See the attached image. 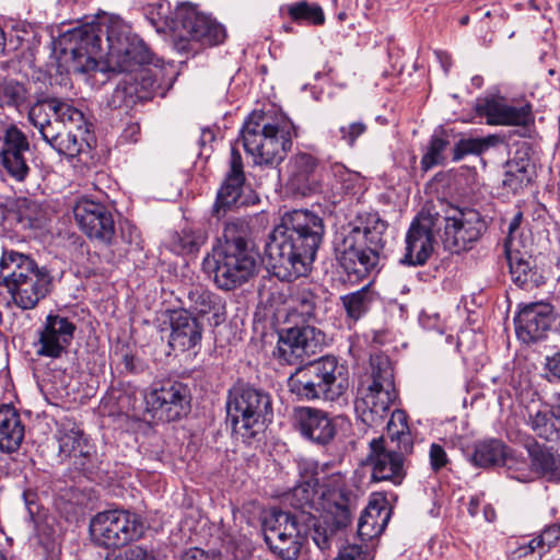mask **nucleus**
I'll list each match as a JSON object with an SVG mask.
<instances>
[{"mask_svg":"<svg viewBox=\"0 0 560 560\" xmlns=\"http://www.w3.org/2000/svg\"><path fill=\"white\" fill-rule=\"evenodd\" d=\"M58 44L59 67L67 73L94 71L103 60L109 71L132 73L143 102L152 100L160 88L156 74L141 68L152 62V52L127 25L119 22L83 25L62 34Z\"/></svg>","mask_w":560,"mask_h":560,"instance_id":"1","label":"nucleus"},{"mask_svg":"<svg viewBox=\"0 0 560 560\" xmlns=\"http://www.w3.org/2000/svg\"><path fill=\"white\" fill-rule=\"evenodd\" d=\"M325 233L323 219L308 210L287 212L269 235L265 259L273 276L292 281L306 276Z\"/></svg>","mask_w":560,"mask_h":560,"instance_id":"2","label":"nucleus"},{"mask_svg":"<svg viewBox=\"0 0 560 560\" xmlns=\"http://www.w3.org/2000/svg\"><path fill=\"white\" fill-rule=\"evenodd\" d=\"M258 260L249 221L236 218L224 224L221 236L202 260V270L218 289L232 291L255 276Z\"/></svg>","mask_w":560,"mask_h":560,"instance_id":"3","label":"nucleus"},{"mask_svg":"<svg viewBox=\"0 0 560 560\" xmlns=\"http://www.w3.org/2000/svg\"><path fill=\"white\" fill-rule=\"evenodd\" d=\"M317 287L300 284L290 296L285 322L288 327L280 334L277 355L287 364L303 362L320 350L325 336L314 327L322 298Z\"/></svg>","mask_w":560,"mask_h":560,"instance_id":"4","label":"nucleus"},{"mask_svg":"<svg viewBox=\"0 0 560 560\" xmlns=\"http://www.w3.org/2000/svg\"><path fill=\"white\" fill-rule=\"evenodd\" d=\"M294 137V124L272 112H252L241 129L243 147L257 165H279L291 150Z\"/></svg>","mask_w":560,"mask_h":560,"instance_id":"5","label":"nucleus"},{"mask_svg":"<svg viewBox=\"0 0 560 560\" xmlns=\"http://www.w3.org/2000/svg\"><path fill=\"white\" fill-rule=\"evenodd\" d=\"M299 466L301 471L308 476L310 482L314 486L323 483L326 487V491L322 494L325 513L319 518L308 517L307 520L312 522L310 535L315 545L319 549L328 548L329 540L347 525L350 518V499L345 476L332 472L326 478L324 474L328 465H319L312 459H305Z\"/></svg>","mask_w":560,"mask_h":560,"instance_id":"6","label":"nucleus"},{"mask_svg":"<svg viewBox=\"0 0 560 560\" xmlns=\"http://www.w3.org/2000/svg\"><path fill=\"white\" fill-rule=\"evenodd\" d=\"M387 438H374L370 441L372 459V479L400 485L406 476V457L413 451V440L401 410L392 413L387 422Z\"/></svg>","mask_w":560,"mask_h":560,"instance_id":"7","label":"nucleus"},{"mask_svg":"<svg viewBox=\"0 0 560 560\" xmlns=\"http://www.w3.org/2000/svg\"><path fill=\"white\" fill-rule=\"evenodd\" d=\"M0 276L21 310H33L52 287V277L46 267H38L30 256L13 249H2Z\"/></svg>","mask_w":560,"mask_h":560,"instance_id":"8","label":"nucleus"},{"mask_svg":"<svg viewBox=\"0 0 560 560\" xmlns=\"http://www.w3.org/2000/svg\"><path fill=\"white\" fill-rule=\"evenodd\" d=\"M291 392L301 399H324L339 405L348 404V366L339 364L334 355H325L296 370Z\"/></svg>","mask_w":560,"mask_h":560,"instance_id":"9","label":"nucleus"},{"mask_svg":"<svg viewBox=\"0 0 560 560\" xmlns=\"http://www.w3.org/2000/svg\"><path fill=\"white\" fill-rule=\"evenodd\" d=\"M372 383L368 393L355 401V425L361 436L370 429L378 427L395 399L394 374L389 358L384 353H374L370 358Z\"/></svg>","mask_w":560,"mask_h":560,"instance_id":"10","label":"nucleus"},{"mask_svg":"<svg viewBox=\"0 0 560 560\" xmlns=\"http://www.w3.org/2000/svg\"><path fill=\"white\" fill-rule=\"evenodd\" d=\"M228 418L235 432L254 438L273 418L272 399L268 392L246 383L235 384L228 394Z\"/></svg>","mask_w":560,"mask_h":560,"instance_id":"11","label":"nucleus"},{"mask_svg":"<svg viewBox=\"0 0 560 560\" xmlns=\"http://www.w3.org/2000/svg\"><path fill=\"white\" fill-rule=\"evenodd\" d=\"M89 529L96 546L116 549L139 538L143 525L137 514L115 509L96 513L90 521Z\"/></svg>","mask_w":560,"mask_h":560,"instance_id":"12","label":"nucleus"},{"mask_svg":"<svg viewBox=\"0 0 560 560\" xmlns=\"http://www.w3.org/2000/svg\"><path fill=\"white\" fill-rule=\"evenodd\" d=\"M386 228V222L377 213H359L352 222L354 243L359 242V236L365 243V248H354L352 245L357 258L352 260V275H355L358 280L380 272V252L384 247L383 234Z\"/></svg>","mask_w":560,"mask_h":560,"instance_id":"13","label":"nucleus"},{"mask_svg":"<svg viewBox=\"0 0 560 560\" xmlns=\"http://www.w3.org/2000/svg\"><path fill=\"white\" fill-rule=\"evenodd\" d=\"M190 400L188 385L174 380L155 382L144 394L147 411L165 422L185 417L190 411Z\"/></svg>","mask_w":560,"mask_h":560,"instance_id":"14","label":"nucleus"},{"mask_svg":"<svg viewBox=\"0 0 560 560\" xmlns=\"http://www.w3.org/2000/svg\"><path fill=\"white\" fill-rule=\"evenodd\" d=\"M444 220L443 244L452 253L471 249L487 231L485 219L472 208L450 206L445 210Z\"/></svg>","mask_w":560,"mask_h":560,"instance_id":"15","label":"nucleus"},{"mask_svg":"<svg viewBox=\"0 0 560 560\" xmlns=\"http://www.w3.org/2000/svg\"><path fill=\"white\" fill-rule=\"evenodd\" d=\"M173 24L180 39L195 40L202 46L220 45L226 37L225 27L221 23L191 3L176 8Z\"/></svg>","mask_w":560,"mask_h":560,"instance_id":"16","label":"nucleus"},{"mask_svg":"<svg viewBox=\"0 0 560 560\" xmlns=\"http://www.w3.org/2000/svg\"><path fill=\"white\" fill-rule=\"evenodd\" d=\"M59 454L73 458V466L88 478H92L100 468L95 446L85 435L79 424L71 420H63L57 430Z\"/></svg>","mask_w":560,"mask_h":560,"instance_id":"17","label":"nucleus"},{"mask_svg":"<svg viewBox=\"0 0 560 560\" xmlns=\"http://www.w3.org/2000/svg\"><path fill=\"white\" fill-rule=\"evenodd\" d=\"M73 215L80 230L92 241L109 246L116 235L112 211L102 202L81 198L73 207Z\"/></svg>","mask_w":560,"mask_h":560,"instance_id":"18","label":"nucleus"},{"mask_svg":"<svg viewBox=\"0 0 560 560\" xmlns=\"http://www.w3.org/2000/svg\"><path fill=\"white\" fill-rule=\"evenodd\" d=\"M269 549L282 560H296L301 552V529L296 516L279 511L273 514V525L265 534Z\"/></svg>","mask_w":560,"mask_h":560,"instance_id":"19","label":"nucleus"},{"mask_svg":"<svg viewBox=\"0 0 560 560\" xmlns=\"http://www.w3.org/2000/svg\"><path fill=\"white\" fill-rule=\"evenodd\" d=\"M434 220L431 214H418L406 233L405 254L399 262L405 266H423L434 252Z\"/></svg>","mask_w":560,"mask_h":560,"instance_id":"20","label":"nucleus"},{"mask_svg":"<svg viewBox=\"0 0 560 560\" xmlns=\"http://www.w3.org/2000/svg\"><path fill=\"white\" fill-rule=\"evenodd\" d=\"M75 329V324L68 317L48 314L37 331L36 354L51 359L60 358L71 345Z\"/></svg>","mask_w":560,"mask_h":560,"instance_id":"21","label":"nucleus"},{"mask_svg":"<svg viewBox=\"0 0 560 560\" xmlns=\"http://www.w3.org/2000/svg\"><path fill=\"white\" fill-rule=\"evenodd\" d=\"M245 173L243 160L240 151L232 147L229 161V171L226 172L221 186L215 196L211 213L217 219L224 218L228 212L232 211L243 203L241 197L245 187Z\"/></svg>","mask_w":560,"mask_h":560,"instance_id":"22","label":"nucleus"},{"mask_svg":"<svg viewBox=\"0 0 560 560\" xmlns=\"http://www.w3.org/2000/svg\"><path fill=\"white\" fill-rule=\"evenodd\" d=\"M0 163L16 182H23L31 168L26 155L31 153L26 135L15 125L8 126L0 138Z\"/></svg>","mask_w":560,"mask_h":560,"instance_id":"23","label":"nucleus"},{"mask_svg":"<svg viewBox=\"0 0 560 560\" xmlns=\"http://www.w3.org/2000/svg\"><path fill=\"white\" fill-rule=\"evenodd\" d=\"M514 322L516 336L522 342H537L545 339L552 328L553 306L544 302L526 304L517 313Z\"/></svg>","mask_w":560,"mask_h":560,"instance_id":"24","label":"nucleus"},{"mask_svg":"<svg viewBox=\"0 0 560 560\" xmlns=\"http://www.w3.org/2000/svg\"><path fill=\"white\" fill-rule=\"evenodd\" d=\"M384 508L374 499L369 502L358 521L357 538L360 544L352 542V560H372L374 557L373 539L384 529L387 515Z\"/></svg>","mask_w":560,"mask_h":560,"instance_id":"25","label":"nucleus"},{"mask_svg":"<svg viewBox=\"0 0 560 560\" xmlns=\"http://www.w3.org/2000/svg\"><path fill=\"white\" fill-rule=\"evenodd\" d=\"M54 117L66 124H74L80 130H88L84 114L72 104L60 98L46 97L38 100L28 109V120L37 129L43 128Z\"/></svg>","mask_w":560,"mask_h":560,"instance_id":"26","label":"nucleus"},{"mask_svg":"<svg viewBox=\"0 0 560 560\" xmlns=\"http://www.w3.org/2000/svg\"><path fill=\"white\" fill-rule=\"evenodd\" d=\"M168 346L175 351H189L201 346L203 325L188 310L173 311L170 316Z\"/></svg>","mask_w":560,"mask_h":560,"instance_id":"27","label":"nucleus"},{"mask_svg":"<svg viewBox=\"0 0 560 560\" xmlns=\"http://www.w3.org/2000/svg\"><path fill=\"white\" fill-rule=\"evenodd\" d=\"M189 310L201 318H207L210 326H219L226 318L225 302L217 293L203 288L192 287L187 294Z\"/></svg>","mask_w":560,"mask_h":560,"instance_id":"28","label":"nucleus"},{"mask_svg":"<svg viewBox=\"0 0 560 560\" xmlns=\"http://www.w3.org/2000/svg\"><path fill=\"white\" fill-rule=\"evenodd\" d=\"M296 418L301 434L316 444L326 445L335 436V425L320 410L310 407L301 408Z\"/></svg>","mask_w":560,"mask_h":560,"instance_id":"29","label":"nucleus"},{"mask_svg":"<svg viewBox=\"0 0 560 560\" xmlns=\"http://www.w3.org/2000/svg\"><path fill=\"white\" fill-rule=\"evenodd\" d=\"M504 253L513 283L522 289L532 290L542 282V277L537 271L530 256L512 247L511 241L504 244Z\"/></svg>","mask_w":560,"mask_h":560,"instance_id":"30","label":"nucleus"},{"mask_svg":"<svg viewBox=\"0 0 560 560\" xmlns=\"http://www.w3.org/2000/svg\"><path fill=\"white\" fill-rule=\"evenodd\" d=\"M317 159L310 153L300 152L288 164L289 184L298 192L306 196L317 188L315 171Z\"/></svg>","mask_w":560,"mask_h":560,"instance_id":"31","label":"nucleus"},{"mask_svg":"<svg viewBox=\"0 0 560 560\" xmlns=\"http://www.w3.org/2000/svg\"><path fill=\"white\" fill-rule=\"evenodd\" d=\"M24 439V425L18 411L9 405L0 406V451L15 452Z\"/></svg>","mask_w":560,"mask_h":560,"instance_id":"32","label":"nucleus"},{"mask_svg":"<svg viewBox=\"0 0 560 560\" xmlns=\"http://www.w3.org/2000/svg\"><path fill=\"white\" fill-rule=\"evenodd\" d=\"M91 128L92 125L88 121L86 131L83 129L80 130L77 126H72L69 130H65L60 133L52 149L60 155L67 158H75L89 153L91 150V140H93Z\"/></svg>","mask_w":560,"mask_h":560,"instance_id":"33","label":"nucleus"},{"mask_svg":"<svg viewBox=\"0 0 560 560\" xmlns=\"http://www.w3.org/2000/svg\"><path fill=\"white\" fill-rule=\"evenodd\" d=\"M534 433L547 442H560V404L544 407L529 417Z\"/></svg>","mask_w":560,"mask_h":560,"instance_id":"34","label":"nucleus"},{"mask_svg":"<svg viewBox=\"0 0 560 560\" xmlns=\"http://www.w3.org/2000/svg\"><path fill=\"white\" fill-rule=\"evenodd\" d=\"M511 456L500 440H487L476 444L471 462L478 467L503 465L511 467Z\"/></svg>","mask_w":560,"mask_h":560,"instance_id":"35","label":"nucleus"},{"mask_svg":"<svg viewBox=\"0 0 560 560\" xmlns=\"http://www.w3.org/2000/svg\"><path fill=\"white\" fill-rule=\"evenodd\" d=\"M452 129L439 127L432 133L427 152L420 161L421 170L427 172L436 165L445 164L444 151L451 144Z\"/></svg>","mask_w":560,"mask_h":560,"instance_id":"36","label":"nucleus"},{"mask_svg":"<svg viewBox=\"0 0 560 560\" xmlns=\"http://www.w3.org/2000/svg\"><path fill=\"white\" fill-rule=\"evenodd\" d=\"M10 214L18 231L33 230L40 226L42 209L39 205L27 198L16 199Z\"/></svg>","mask_w":560,"mask_h":560,"instance_id":"37","label":"nucleus"},{"mask_svg":"<svg viewBox=\"0 0 560 560\" xmlns=\"http://www.w3.org/2000/svg\"><path fill=\"white\" fill-rule=\"evenodd\" d=\"M206 234L200 230L183 228L174 232L168 241V248L176 255H188L197 253L206 242Z\"/></svg>","mask_w":560,"mask_h":560,"instance_id":"38","label":"nucleus"},{"mask_svg":"<svg viewBox=\"0 0 560 560\" xmlns=\"http://www.w3.org/2000/svg\"><path fill=\"white\" fill-rule=\"evenodd\" d=\"M140 97L138 83L135 81L131 72H126V75L120 80L112 93L109 106L113 108H131L138 103H142Z\"/></svg>","mask_w":560,"mask_h":560,"instance_id":"39","label":"nucleus"},{"mask_svg":"<svg viewBox=\"0 0 560 560\" xmlns=\"http://www.w3.org/2000/svg\"><path fill=\"white\" fill-rule=\"evenodd\" d=\"M281 10H285L292 22L306 25H323L325 14L322 7L317 3H311L301 0L287 4Z\"/></svg>","mask_w":560,"mask_h":560,"instance_id":"40","label":"nucleus"},{"mask_svg":"<svg viewBox=\"0 0 560 560\" xmlns=\"http://www.w3.org/2000/svg\"><path fill=\"white\" fill-rule=\"evenodd\" d=\"M498 142L499 137L494 135L486 138H463L455 143L452 150V161L459 162L469 154L480 155Z\"/></svg>","mask_w":560,"mask_h":560,"instance_id":"41","label":"nucleus"},{"mask_svg":"<svg viewBox=\"0 0 560 560\" xmlns=\"http://www.w3.org/2000/svg\"><path fill=\"white\" fill-rule=\"evenodd\" d=\"M505 98L501 96H486L478 98L475 109L481 117H486L488 125L501 126L499 119L503 118Z\"/></svg>","mask_w":560,"mask_h":560,"instance_id":"42","label":"nucleus"},{"mask_svg":"<svg viewBox=\"0 0 560 560\" xmlns=\"http://www.w3.org/2000/svg\"><path fill=\"white\" fill-rule=\"evenodd\" d=\"M26 89L18 81L0 79V106H13L19 108L26 101Z\"/></svg>","mask_w":560,"mask_h":560,"instance_id":"43","label":"nucleus"},{"mask_svg":"<svg viewBox=\"0 0 560 560\" xmlns=\"http://www.w3.org/2000/svg\"><path fill=\"white\" fill-rule=\"evenodd\" d=\"M528 454L530 456L534 470L551 479L557 464V457L548 448L538 444L528 448Z\"/></svg>","mask_w":560,"mask_h":560,"instance_id":"44","label":"nucleus"},{"mask_svg":"<svg viewBox=\"0 0 560 560\" xmlns=\"http://www.w3.org/2000/svg\"><path fill=\"white\" fill-rule=\"evenodd\" d=\"M145 18L156 31H163L167 26L174 28L173 20L170 21L171 5L167 1H158L148 4L144 11Z\"/></svg>","mask_w":560,"mask_h":560,"instance_id":"45","label":"nucleus"},{"mask_svg":"<svg viewBox=\"0 0 560 560\" xmlns=\"http://www.w3.org/2000/svg\"><path fill=\"white\" fill-rule=\"evenodd\" d=\"M349 232L342 226L335 234L334 250L338 266L343 270L347 279L350 278V244Z\"/></svg>","mask_w":560,"mask_h":560,"instance_id":"46","label":"nucleus"},{"mask_svg":"<svg viewBox=\"0 0 560 560\" xmlns=\"http://www.w3.org/2000/svg\"><path fill=\"white\" fill-rule=\"evenodd\" d=\"M533 121L532 106H513L505 103L503 118L499 119L501 126H527Z\"/></svg>","mask_w":560,"mask_h":560,"instance_id":"47","label":"nucleus"},{"mask_svg":"<svg viewBox=\"0 0 560 560\" xmlns=\"http://www.w3.org/2000/svg\"><path fill=\"white\" fill-rule=\"evenodd\" d=\"M314 499L315 491L310 481L294 487L289 495L291 506L307 514H310L307 509L313 506Z\"/></svg>","mask_w":560,"mask_h":560,"instance_id":"48","label":"nucleus"},{"mask_svg":"<svg viewBox=\"0 0 560 560\" xmlns=\"http://www.w3.org/2000/svg\"><path fill=\"white\" fill-rule=\"evenodd\" d=\"M373 280H370L364 287L352 293V320L363 316L375 301V293L371 290Z\"/></svg>","mask_w":560,"mask_h":560,"instance_id":"49","label":"nucleus"},{"mask_svg":"<svg viewBox=\"0 0 560 560\" xmlns=\"http://www.w3.org/2000/svg\"><path fill=\"white\" fill-rule=\"evenodd\" d=\"M503 185L512 190H518L529 182L526 166L523 163H508Z\"/></svg>","mask_w":560,"mask_h":560,"instance_id":"50","label":"nucleus"},{"mask_svg":"<svg viewBox=\"0 0 560 560\" xmlns=\"http://www.w3.org/2000/svg\"><path fill=\"white\" fill-rule=\"evenodd\" d=\"M120 237L128 245V247L124 248V255L129 253L130 250H141L142 249V236L139 229L129 221H125L120 224Z\"/></svg>","mask_w":560,"mask_h":560,"instance_id":"51","label":"nucleus"},{"mask_svg":"<svg viewBox=\"0 0 560 560\" xmlns=\"http://www.w3.org/2000/svg\"><path fill=\"white\" fill-rule=\"evenodd\" d=\"M74 124H66L61 119H56L54 117L52 120L45 124L43 128H38V131L44 141H46L51 148L59 139L61 132H63L67 128H72Z\"/></svg>","mask_w":560,"mask_h":560,"instance_id":"52","label":"nucleus"},{"mask_svg":"<svg viewBox=\"0 0 560 560\" xmlns=\"http://www.w3.org/2000/svg\"><path fill=\"white\" fill-rule=\"evenodd\" d=\"M106 560H156V557L153 550L142 546H131Z\"/></svg>","mask_w":560,"mask_h":560,"instance_id":"53","label":"nucleus"},{"mask_svg":"<svg viewBox=\"0 0 560 560\" xmlns=\"http://www.w3.org/2000/svg\"><path fill=\"white\" fill-rule=\"evenodd\" d=\"M429 457H430L431 468L434 471H439L440 469L445 467L446 464L448 463V458H447V454H446L445 450L441 445L435 444V443H433L430 446Z\"/></svg>","mask_w":560,"mask_h":560,"instance_id":"54","label":"nucleus"},{"mask_svg":"<svg viewBox=\"0 0 560 560\" xmlns=\"http://www.w3.org/2000/svg\"><path fill=\"white\" fill-rule=\"evenodd\" d=\"M22 497L30 517L34 520L35 515L39 512L37 492L33 489H26Z\"/></svg>","mask_w":560,"mask_h":560,"instance_id":"55","label":"nucleus"},{"mask_svg":"<svg viewBox=\"0 0 560 560\" xmlns=\"http://www.w3.org/2000/svg\"><path fill=\"white\" fill-rule=\"evenodd\" d=\"M539 537L549 550L560 539V524H552L544 529Z\"/></svg>","mask_w":560,"mask_h":560,"instance_id":"56","label":"nucleus"},{"mask_svg":"<svg viewBox=\"0 0 560 560\" xmlns=\"http://www.w3.org/2000/svg\"><path fill=\"white\" fill-rule=\"evenodd\" d=\"M140 139V125L138 122H129L124 128L119 140L122 143H136Z\"/></svg>","mask_w":560,"mask_h":560,"instance_id":"57","label":"nucleus"},{"mask_svg":"<svg viewBox=\"0 0 560 560\" xmlns=\"http://www.w3.org/2000/svg\"><path fill=\"white\" fill-rule=\"evenodd\" d=\"M330 168H331L332 176L338 182L341 183L342 189H345V191H347L350 187V185L348 184L349 174H350L348 167L342 163L336 162V163L331 164Z\"/></svg>","mask_w":560,"mask_h":560,"instance_id":"58","label":"nucleus"},{"mask_svg":"<svg viewBox=\"0 0 560 560\" xmlns=\"http://www.w3.org/2000/svg\"><path fill=\"white\" fill-rule=\"evenodd\" d=\"M349 523H350V521H349L347 524H349ZM347 526H348V525H346L342 529H340V530L337 533V535H336L334 538H331V539L329 540V545H331V542H332V541H336V544H337V545H338V547H339V553H338V556L335 558V560H350V551H349V548H348V547H346V546H343V544L341 542L342 537H343V535H345V534H346V532H347ZM329 548H330V546H328V548H325L324 550L329 549Z\"/></svg>","mask_w":560,"mask_h":560,"instance_id":"59","label":"nucleus"},{"mask_svg":"<svg viewBox=\"0 0 560 560\" xmlns=\"http://www.w3.org/2000/svg\"><path fill=\"white\" fill-rule=\"evenodd\" d=\"M545 366L552 377L560 381V350L553 355L546 358Z\"/></svg>","mask_w":560,"mask_h":560,"instance_id":"60","label":"nucleus"},{"mask_svg":"<svg viewBox=\"0 0 560 560\" xmlns=\"http://www.w3.org/2000/svg\"><path fill=\"white\" fill-rule=\"evenodd\" d=\"M526 545L529 548L528 550L535 556L534 560H540L542 553L547 550L545 542L539 536L533 538Z\"/></svg>","mask_w":560,"mask_h":560,"instance_id":"61","label":"nucleus"},{"mask_svg":"<svg viewBox=\"0 0 560 560\" xmlns=\"http://www.w3.org/2000/svg\"><path fill=\"white\" fill-rule=\"evenodd\" d=\"M522 220H523V213L521 211H517L513 218L511 219L510 223H509V235L505 240V243H509L511 241V246L512 247H515L514 246V238H513V234L518 230L521 223H522Z\"/></svg>","mask_w":560,"mask_h":560,"instance_id":"62","label":"nucleus"},{"mask_svg":"<svg viewBox=\"0 0 560 560\" xmlns=\"http://www.w3.org/2000/svg\"><path fill=\"white\" fill-rule=\"evenodd\" d=\"M180 560H215L213 557H211L209 553L205 552L202 549L199 548H191L187 550L183 556Z\"/></svg>","mask_w":560,"mask_h":560,"instance_id":"63","label":"nucleus"},{"mask_svg":"<svg viewBox=\"0 0 560 560\" xmlns=\"http://www.w3.org/2000/svg\"><path fill=\"white\" fill-rule=\"evenodd\" d=\"M528 549L529 548L526 544L518 546L515 550L512 551V555H511L512 560H523L528 557H530L532 560H534L535 556Z\"/></svg>","mask_w":560,"mask_h":560,"instance_id":"64","label":"nucleus"}]
</instances>
